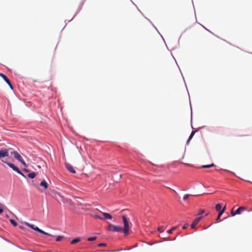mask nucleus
I'll return each mask as SVG.
<instances>
[{"instance_id": "obj_22", "label": "nucleus", "mask_w": 252, "mask_h": 252, "mask_svg": "<svg viewBox=\"0 0 252 252\" xmlns=\"http://www.w3.org/2000/svg\"><path fill=\"white\" fill-rule=\"evenodd\" d=\"M39 233H41L42 234H45V235H48V236H51V234L47 233V232H45V231H43L42 230L40 229V230L39 231Z\"/></svg>"}, {"instance_id": "obj_36", "label": "nucleus", "mask_w": 252, "mask_h": 252, "mask_svg": "<svg viewBox=\"0 0 252 252\" xmlns=\"http://www.w3.org/2000/svg\"><path fill=\"white\" fill-rule=\"evenodd\" d=\"M20 228H21V229H23V227L22 226H20Z\"/></svg>"}, {"instance_id": "obj_21", "label": "nucleus", "mask_w": 252, "mask_h": 252, "mask_svg": "<svg viewBox=\"0 0 252 252\" xmlns=\"http://www.w3.org/2000/svg\"><path fill=\"white\" fill-rule=\"evenodd\" d=\"M10 222L15 226L17 225V223L14 220H12V219L10 220Z\"/></svg>"}, {"instance_id": "obj_13", "label": "nucleus", "mask_w": 252, "mask_h": 252, "mask_svg": "<svg viewBox=\"0 0 252 252\" xmlns=\"http://www.w3.org/2000/svg\"><path fill=\"white\" fill-rule=\"evenodd\" d=\"M80 241V239L79 238H76L72 240L71 241L70 243H71V244H72V245L75 244L79 242Z\"/></svg>"}, {"instance_id": "obj_33", "label": "nucleus", "mask_w": 252, "mask_h": 252, "mask_svg": "<svg viewBox=\"0 0 252 252\" xmlns=\"http://www.w3.org/2000/svg\"><path fill=\"white\" fill-rule=\"evenodd\" d=\"M99 246H105L106 244L105 243H100L98 244Z\"/></svg>"}, {"instance_id": "obj_23", "label": "nucleus", "mask_w": 252, "mask_h": 252, "mask_svg": "<svg viewBox=\"0 0 252 252\" xmlns=\"http://www.w3.org/2000/svg\"><path fill=\"white\" fill-rule=\"evenodd\" d=\"M63 238V236H59L57 237V238H56V241L57 242H59Z\"/></svg>"}, {"instance_id": "obj_31", "label": "nucleus", "mask_w": 252, "mask_h": 252, "mask_svg": "<svg viewBox=\"0 0 252 252\" xmlns=\"http://www.w3.org/2000/svg\"><path fill=\"white\" fill-rule=\"evenodd\" d=\"M33 230L39 232V231L40 230V229H39L37 226H35L34 228H33Z\"/></svg>"}, {"instance_id": "obj_12", "label": "nucleus", "mask_w": 252, "mask_h": 252, "mask_svg": "<svg viewBox=\"0 0 252 252\" xmlns=\"http://www.w3.org/2000/svg\"><path fill=\"white\" fill-rule=\"evenodd\" d=\"M225 207H226V206H225L223 208V209L219 212V215H218V216L217 217V218L216 219L217 221H219V220H220V217L223 214V213L224 212L225 209Z\"/></svg>"}, {"instance_id": "obj_7", "label": "nucleus", "mask_w": 252, "mask_h": 252, "mask_svg": "<svg viewBox=\"0 0 252 252\" xmlns=\"http://www.w3.org/2000/svg\"><path fill=\"white\" fill-rule=\"evenodd\" d=\"M8 156V150L6 149L0 150V159Z\"/></svg>"}, {"instance_id": "obj_35", "label": "nucleus", "mask_w": 252, "mask_h": 252, "mask_svg": "<svg viewBox=\"0 0 252 252\" xmlns=\"http://www.w3.org/2000/svg\"><path fill=\"white\" fill-rule=\"evenodd\" d=\"M24 171L26 172H28L29 171L27 169H24Z\"/></svg>"}, {"instance_id": "obj_11", "label": "nucleus", "mask_w": 252, "mask_h": 252, "mask_svg": "<svg viewBox=\"0 0 252 252\" xmlns=\"http://www.w3.org/2000/svg\"><path fill=\"white\" fill-rule=\"evenodd\" d=\"M40 186H41V187H43L44 189H47L48 188V187L47 183L45 180L42 181L40 183Z\"/></svg>"}, {"instance_id": "obj_9", "label": "nucleus", "mask_w": 252, "mask_h": 252, "mask_svg": "<svg viewBox=\"0 0 252 252\" xmlns=\"http://www.w3.org/2000/svg\"><path fill=\"white\" fill-rule=\"evenodd\" d=\"M101 213L102 214L103 216H104V219H108V220H111L112 219V216L108 214V213H104V212H101Z\"/></svg>"}, {"instance_id": "obj_25", "label": "nucleus", "mask_w": 252, "mask_h": 252, "mask_svg": "<svg viewBox=\"0 0 252 252\" xmlns=\"http://www.w3.org/2000/svg\"><path fill=\"white\" fill-rule=\"evenodd\" d=\"M190 196V194H185L184 197H183V200H187L189 197Z\"/></svg>"}, {"instance_id": "obj_16", "label": "nucleus", "mask_w": 252, "mask_h": 252, "mask_svg": "<svg viewBox=\"0 0 252 252\" xmlns=\"http://www.w3.org/2000/svg\"><path fill=\"white\" fill-rule=\"evenodd\" d=\"M215 165L214 163H212L211 164H210V165H203L202 166V168H210V167H213Z\"/></svg>"}, {"instance_id": "obj_5", "label": "nucleus", "mask_w": 252, "mask_h": 252, "mask_svg": "<svg viewBox=\"0 0 252 252\" xmlns=\"http://www.w3.org/2000/svg\"><path fill=\"white\" fill-rule=\"evenodd\" d=\"M65 166L66 169L72 173H76L75 169L73 168L72 166L69 163L65 162Z\"/></svg>"}, {"instance_id": "obj_4", "label": "nucleus", "mask_w": 252, "mask_h": 252, "mask_svg": "<svg viewBox=\"0 0 252 252\" xmlns=\"http://www.w3.org/2000/svg\"><path fill=\"white\" fill-rule=\"evenodd\" d=\"M0 76L1 77L6 83L9 85L11 89H13L12 85L8 78L3 73H0Z\"/></svg>"}, {"instance_id": "obj_17", "label": "nucleus", "mask_w": 252, "mask_h": 252, "mask_svg": "<svg viewBox=\"0 0 252 252\" xmlns=\"http://www.w3.org/2000/svg\"><path fill=\"white\" fill-rule=\"evenodd\" d=\"M195 134V131H192L190 135V136H189V139L187 141V143H188L189 142V141L191 140V139L192 138V137L193 136V135H194Z\"/></svg>"}, {"instance_id": "obj_15", "label": "nucleus", "mask_w": 252, "mask_h": 252, "mask_svg": "<svg viewBox=\"0 0 252 252\" xmlns=\"http://www.w3.org/2000/svg\"><path fill=\"white\" fill-rule=\"evenodd\" d=\"M216 210L217 211H220L221 210V206L220 204H217L216 205Z\"/></svg>"}, {"instance_id": "obj_6", "label": "nucleus", "mask_w": 252, "mask_h": 252, "mask_svg": "<svg viewBox=\"0 0 252 252\" xmlns=\"http://www.w3.org/2000/svg\"><path fill=\"white\" fill-rule=\"evenodd\" d=\"M202 217H200L195 219L192 222V224H191V228L192 229H194L196 227L197 224L198 223V222L200 221Z\"/></svg>"}, {"instance_id": "obj_18", "label": "nucleus", "mask_w": 252, "mask_h": 252, "mask_svg": "<svg viewBox=\"0 0 252 252\" xmlns=\"http://www.w3.org/2000/svg\"><path fill=\"white\" fill-rule=\"evenodd\" d=\"M25 224L28 226L29 227H31V228H32V229H33V228H34V227L35 226L33 224H30V223L29 222H25Z\"/></svg>"}, {"instance_id": "obj_30", "label": "nucleus", "mask_w": 252, "mask_h": 252, "mask_svg": "<svg viewBox=\"0 0 252 252\" xmlns=\"http://www.w3.org/2000/svg\"><path fill=\"white\" fill-rule=\"evenodd\" d=\"M33 230L39 232V231L40 230V229H39L37 226H35L34 228H33Z\"/></svg>"}, {"instance_id": "obj_8", "label": "nucleus", "mask_w": 252, "mask_h": 252, "mask_svg": "<svg viewBox=\"0 0 252 252\" xmlns=\"http://www.w3.org/2000/svg\"><path fill=\"white\" fill-rule=\"evenodd\" d=\"M11 154L13 155L15 159H17L19 161H20L23 159L20 155L19 154V153L16 151H14L13 152H12Z\"/></svg>"}, {"instance_id": "obj_20", "label": "nucleus", "mask_w": 252, "mask_h": 252, "mask_svg": "<svg viewBox=\"0 0 252 252\" xmlns=\"http://www.w3.org/2000/svg\"><path fill=\"white\" fill-rule=\"evenodd\" d=\"M93 217L95 218V219H100V220H104L103 218H102L101 217H100V216H99L98 215H94Z\"/></svg>"}, {"instance_id": "obj_1", "label": "nucleus", "mask_w": 252, "mask_h": 252, "mask_svg": "<svg viewBox=\"0 0 252 252\" xmlns=\"http://www.w3.org/2000/svg\"><path fill=\"white\" fill-rule=\"evenodd\" d=\"M122 219L124 224V228H123V231H124L125 234L126 235H127L129 233V223L126 216H123Z\"/></svg>"}, {"instance_id": "obj_24", "label": "nucleus", "mask_w": 252, "mask_h": 252, "mask_svg": "<svg viewBox=\"0 0 252 252\" xmlns=\"http://www.w3.org/2000/svg\"><path fill=\"white\" fill-rule=\"evenodd\" d=\"M164 229H163V227L162 226H161L158 228V231L160 232H163Z\"/></svg>"}, {"instance_id": "obj_10", "label": "nucleus", "mask_w": 252, "mask_h": 252, "mask_svg": "<svg viewBox=\"0 0 252 252\" xmlns=\"http://www.w3.org/2000/svg\"><path fill=\"white\" fill-rule=\"evenodd\" d=\"M246 210V207L244 206L240 207L237 209V210L235 212V214H236V215H240L242 211H245Z\"/></svg>"}, {"instance_id": "obj_29", "label": "nucleus", "mask_w": 252, "mask_h": 252, "mask_svg": "<svg viewBox=\"0 0 252 252\" xmlns=\"http://www.w3.org/2000/svg\"><path fill=\"white\" fill-rule=\"evenodd\" d=\"M205 211L204 210H200L199 213H198V215H200L204 213Z\"/></svg>"}, {"instance_id": "obj_32", "label": "nucleus", "mask_w": 252, "mask_h": 252, "mask_svg": "<svg viewBox=\"0 0 252 252\" xmlns=\"http://www.w3.org/2000/svg\"><path fill=\"white\" fill-rule=\"evenodd\" d=\"M189 226V224L187 223L183 226V229H185Z\"/></svg>"}, {"instance_id": "obj_26", "label": "nucleus", "mask_w": 252, "mask_h": 252, "mask_svg": "<svg viewBox=\"0 0 252 252\" xmlns=\"http://www.w3.org/2000/svg\"><path fill=\"white\" fill-rule=\"evenodd\" d=\"M176 228V227H173L172 228H171V229H170V230H169L168 231V233H169V234H171V233H172L173 231L174 230H175Z\"/></svg>"}, {"instance_id": "obj_14", "label": "nucleus", "mask_w": 252, "mask_h": 252, "mask_svg": "<svg viewBox=\"0 0 252 252\" xmlns=\"http://www.w3.org/2000/svg\"><path fill=\"white\" fill-rule=\"evenodd\" d=\"M36 174L35 172H32L28 174V177H29L31 179H33L35 176Z\"/></svg>"}, {"instance_id": "obj_19", "label": "nucleus", "mask_w": 252, "mask_h": 252, "mask_svg": "<svg viewBox=\"0 0 252 252\" xmlns=\"http://www.w3.org/2000/svg\"><path fill=\"white\" fill-rule=\"evenodd\" d=\"M96 239V237H89L88 238L87 240L88 241H94Z\"/></svg>"}, {"instance_id": "obj_2", "label": "nucleus", "mask_w": 252, "mask_h": 252, "mask_svg": "<svg viewBox=\"0 0 252 252\" xmlns=\"http://www.w3.org/2000/svg\"><path fill=\"white\" fill-rule=\"evenodd\" d=\"M107 230L113 232H121L123 231V228L120 226L110 224L107 227Z\"/></svg>"}, {"instance_id": "obj_27", "label": "nucleus", "mask_w": 252, "mask_h": 252, "mask_svg": "<svg viewBox=\"0 0 252 252\" xmlns=\"http://www.w3.org/2000/svg\"><path fill=\"white\" fill-rule=\"evenodd\" d=\"M234 207H233V208L232 209L231 211V215L233 217L234 216H235L236 215V214H235V212H234L233 211V209H234Z\"/></svg>"}, {"instance_id": "obj_34", "label": "nucleus", "mask_w": 252, "mask_h": 252, "mask_svg": "<svg viewBox=\"0 0 252 252\" xmlns=\"http://www.w3.org/2000/svg\"><path fill=\"white\" fill-rule=\"evenodd\" d=\"M3 212V209L1 208H0V214Z\"/></svg>"}, {"instance_id": "obj_28", "label": "nucleus", "mask_w": 252, "mask_h": 252, "mask_svg": "<svg viewBox=\"0 0 252 252\" xmlns=\"http://www.w3.org/2000/svg\"><path fill=\"white\" fill-rule=\"evenodd\" d=\"M24 166H27V164L26 163V162H25V161L23 160V159H22L20 161Z\"/></svg>"}, {"instance_id": "obj_3", "label": "nucleus", "mask_w": 252, "mask_h": 252, "mask_svg": "<svg viewBox=\"0 0 252 252\" xmlns=\"http://www.w3.org/2000/svg\"><path fill=\"white\" fill-rule=\"evenodd\" d=\"M4 162L10 168H11L14 171H16L17 173L21 175H24L21 172V171L19 169V168L16 166H15L13 163L6 161H5Z\"/></svg>"}]
</instances>
